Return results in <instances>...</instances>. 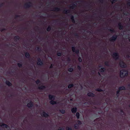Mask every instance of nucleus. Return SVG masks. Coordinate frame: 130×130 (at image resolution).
I'll list each match as a JSON object with an SVG mask.
<instances>
[{
  "mask_svg": "<svg viewBox=\"0 0 130 130\" xmlns=\"http://www.w3.org/2000/svg\"><path fill=\"white\" fill-rule=\"evenodd\" d=\"M113 58L115 60L118 59L119 58V56L118 53L114 52L112 55Z\"/></svg>",
  "mask_w": 130,
  "mask_h": 130,
  "instance_id": "5",
  "label": "nucleus"
},
{
  "mask_svg": "<svg viewBox=\"0 0 130 130\" xmlns=\"http://www.w3.org/2000/svg\"><path fill=\"white\" fill-rule=\"evenodd\" d=\"M95 91H97L100 92L103 91V90L100 88H98L95 90Z\"/></svg>",
  "mask_w": 130,
  "mask_h": 130,
  "instance_id": "28",
  "label": "nucleus"
},
{
  "mask_svg": "<svg viewBox=\"0 0 130 130\" xmlns=\"http://www.w3.org/2000/svg\"><path fill=\"white\" fill-rule=\"evenodd\" d=\"M4 3H2L0 4V7H2L4 5Z\"/></svg>",
  "mask_w": 130,
  "mask_h": 130,
  "instance_id": "46",
  "label": "nucleus"
},
{
  "mask_svg": "<svg viewBox=\"0 0 130 130\" xmlns=\"http://www.w3.org/2000/svg\"><path fill=\"white\" fill-rule=\"evenodd\" d=\"M108 30L109 31L111 32H115V30L113 29H109Z\"/></svg>",
  "mask_w": 130,
  "mask_h": 130,
  "instance_id": "37",
  "label": "nucleus"
},
{
  "mask_svg": "<svg viewBox=\"0 0 130 130\" xmlns=\"http://www.w3.org/2000/svg\"><path fill=\"white\" fill-rule=\"evenodd\" d=\"M128 75L127 71L123 70L120 71V76L121 78H123L124 76H127Z\"/></svg>",
  "mask_w": 130,
  "mask_h": 130,
  "instance_id": "3",
  "label": "nucleus"
},
{
  "mask_svg": "<svg viewBox=\"0 0 130 130\" xmlns=\"http://www.w3.org/2000/svg\"><path fill=\"white\" fill-rule=\"evenodd\" d=\"M71 19L72 20V22L73 23H75V21L74 20V17H71Z\"/></svg>",
  "mask_w": 130,
  "mask_h": 130,
  "instance_id": "27",
  "label": "nucleus"
},
{
  "mask_svg": "<svg viewBox=\"0 0 130 130\" xmlns=\"http://www.w3.org/2000/svg\"><path fill=\"white\" fill-rule=\"evenodd\" d=\"M27 106L29 108H31L33 104L31 102H30L29 103L27 104Z\"/></svg>",
  "mask_w": 130,
  "mask_h": 130,
  "instance_id": "17",
  "label": "nucleus"
},
{
  "mask_svg": "<svg viewBox=\"0 0 130 130\" xmlns=\"http://www.w3.org/2000/svg\"><path fill=\"white\" fill-rule=\"evenodd\" d=\"M78 61L80 62H81L82 61V59L81 57H79L78 59Z\"/></svg>",
  "mask_w": 130,
  "mask_h": 130,
  "instance_id": "43",
  "label": "nucleus"
},
{
  "mask_svg": "<svg viewBox=\"0 0 130 130\" xmlns=\"http://www.w3.org/2000/svg\"><path fill=\"white\" fill-rule=\"evenodd\" d=\"M59 111L61 112L62 114H64L65 113V110L63 109H61L59 110Z\"/></svg>",
  "mask_w": 130,
  "mask_h": 130,
  "instance_id": "32",
  "label": "nucleus"
},
{
  "mask_svg": "<svg viewBox=\"0 0 130 130\" xmlns=\"http://www.w3.org/2000/svg\"><path fill=\"white\" fill-rule=\"evenodd\" d=\"M18 65L19 68L21 67L22 66V64L21 63H18Z\"/></svg>",
  "mask_w": 130,
  "mask_h": 130,
  "instance_id": "40",
  "label": "nucleus"
},
{
  "mask_svg": "<svg viewBox=\"0 0 130 130\" xmlns=\"http://www.w3.org/2000/svg\"><path fill=\"white\" fill-rule=\"evenodd\" d=\"M129 41L130 42V39H129Z\"/></svg>",
  "mask_w": 130,
  "mask_h": 130,
  "instance_id": "63",
  "label": "nucleus"
},
{
  "mask_svg": "<svg viewBox=\"0 0 130 130\" xmlns=\"http://www.w3.org/2000/svg\"><path fill=\"white\" fill-rule=\"evenodd\" d=\"M6 83L7 85L9 86H11L12 85V84L9 81L6 80Z\"/></svg>",
  "mask_w": 130,
  "mask_h": 130,
  "instance_id": "19",
  "label": "nucleus"
},
{
  "mask_svg": "<svg viewBox=\"0 0 130 130\" xmlns=\"http://www.w3.org/2000/svg\"><path fill=\"white\" fill-rule=\"evenodd\" d=\"M42 116L45 118H47L49 116V115L44 111L43 112Z\"/></svg>",
  "mask_w": 130,
  "mask_h": 130,
  "instance_id": "12",
  "label": "nucleus"
},
{
  "mask_svg": "<svg viewBox=\"0 0 130 130\" xmlns=\"http://www.w3.org/2000/svg\"><path fill=\"white\" fill-rule=\"evenodd\" d=\"M83 2H85L83 0H79V1H75L73 3H74L75 4H77V2L78 3V4H80L81 3H83Z\"/></svg>",
  "mask_w": 130,
  "mask_h": 130,
  "instance_id": "13",
  "label": "nucleus"
},
{
  "mask_svg": "<svg viewBox=\"0 0 130 130\" xmlns=\"http://www.w3.org/2000/svg\"><path fill=\"white\" fill-rule=\"evenodd\" d=\"M50 2H49L48 3V6H49L50 5Z\"/></svg>",
  "mask_w": 130,
  "mask_h": 130,
  "instance_id": "57",
  "label": "nucleus"
},
{
  "mask_svg": "<svg viewBox=\"0 0 130 130\" xmlns=\"http://www.w3.org/2000/svg\"><path fill=\"white\" fill-rule=\"evenodd\" d=\"M80 116L79 113V112H77L76 114V116L77 119H78L79 118Z\"/></svg>",
  "mask_w": 130,
  "mask_h": 130,
  "instance_id": "34",
  "label": "nucleus"
},
{
  "mask_svg": "<svg viewBox=\"0 0 130 130\" xmlns=\"http://www.w3.org/2000/svg\"><path fill=\"white\" fill-rule=\"evenodd\" d=\"M77 4H75L74 3H72L69 6L70 9H67L66 8L62 9L61 8L59 7H54L51 9V11L56 12L61 11L63 13L67 14L71 13V10H74Z\"/></svg>",
  "mask_w": 130,
  "mask_h": 130,
  "instance_id": "1",
  "label": "nucleus"
},
{
  "mask_svg": "<svg viewBox=\"0 0 130 130\" xmlns=\"http://www.w3.org/2000/svg\"><path fill=\"white\" fill-rule=\"evenodd\" d=\"M58 130H63V129L62 128H61L60 129H58Z\"/></svg>",
  "mask_w": 130,
  "mask_h": 130,
  "instance_id": "58",
  "label": "nucleus"
},
{
  "mask_svg": "<svg viewBox=\"0 0 130 130\" xmlns=\"http://www.w3.org/2000/svg\"><path fill=\"white\" fill-rule=\"evenodd\" d=\"M113 7L116 10H118L119 9H122V7L120 6H119V4L116 3L115 4V5Z\"/></svg>",
  "mask_w": 130,
  "mask_h": 130,
  "instance_id": "8",
  "label": "nucleus"
},
{
  "mask_svg": "<svg viewBox=\"0 0 130 130\" xmlns=\"http://www.w3.org/2000/svg\"><path fill=\"white\" fill-rule=\"evenodd\" d=\"M40 81L38 80H37L36 81V82L37 84H38L39 83H40Z\"/></svg>",
  "mask_w": 130,
  "mask_h": 130,
  "instance_id": "47",
  "label": "nucleus"
},
{
  "mask_svg": "<svg viewBox=\"0 0 130 130\" xmlns=\"http://www.w3.org/2000/svg\"><path fill=\"white\" fill-rule=\"evenodd\" d=\"M25 56L26 58L29 59L30 57V55L28 52H26L25 53Z\"/></svg>",
  "mask_w": 130,
  "mask_h": 130,
  "instance_id": "20",
  "label": "nucleus"
},
{
  "mask_svg": "<svg viewBox=\"0 0 130 130\" xmlns=\"http://www.w3.org/2000/svg\"><path fill=\"white\" fill-rule=\"evenodd\" d=\"M62 53L58 52L57 53V55L58 56H60L62 54Z\"/></svg>",
  "mask_w": 130,
  "mask_h": 130,
  "instance_id": "41",
  "label": "nucleus"
},
{
  "mask_svg": "<svg viewBox=\"0 0 130 130\" xmlns=\"http://www.w3.org/2000/svg\"><path fill=\"white\" fill-rule=\"evenodd\" d=\"M73 34L75 36L77 37H78L79 36L78 34L76 32H74Z\"/></svg>",
  "mask_w": 130,
  "mask_h": 130,
  "instance_id": "38",
  "label": "nucleus"
},
{
  "mask_svg": "<svg viewBox=\"0 0 130 130\" xmlns=\"http://www.w3.org/2000/svg\"><path fill=\"white\" fill-rule=\"evenodd\" d=\"M74 86V85L73 84H70L68 86V88H71L73 87Z\"/></svg>",
  "mask_w": 130,
  "mask_h": 130,
  "instance_id": "31",
  "label": "nucleus"
},
{
  "mask_svg": "<svg viewBox=\"0 0 130 130\" xmlns=\"http://www.w3.org/2000/svg\"><path fill=\"white\" fill-rule=\"evenodd\" d=\"M118 0H110L112 4L115 3L116 2H117Z\"/></svg>",
  "mask_w": 130,
  "mask_h": 130,
  "instance_id": "33",
  "label": "nucleus"
},
{
  "mask_svg": "<svg viewBox=\"0 0 130 130\" xmlns=\"http://www.w3.org/2000/svg\"><path fill=\"white\" fill-rule=\"evenodd\" d=\"M118 89L120 91L121 90H125V88L124 86H122L120 87Z\"/></svg>",
  "mask_w": 130,
  "mask_h": 130,
  "instance_id": "21",
  "label": "nucleus"
},
{
  "mask_svg": "<svg viewBox=\"0 0 130 130\" xmlns=\"http://www.w3.org/2000/svg\"><path fill=\"white\" fill-rule=\"evenodd\" d=\"M77 68L78 69L79 71H81V67L80 66L78 65L77 66Z\"/></svg>",
  "mask_w": 130,
  "mask_h": 130,
  "instance_id": "42",
  "label": "nucleus"
},
{
  "mask_svg": "<svg viewBox=\"0 0 130 130\" xmlns=\"http://www.w3.org/2000/svg\"><path fill=\"white\" fill-rule=\"evenodd\" d=\"M54 65L52 64H51L50 67V69H52L53 68V66H54Z\"/></svg>",
  "mask_w": 130,
  "mask_h": 130,
  "instance_id": "49",
  "label": "nucleus"
},
{
  "mask_svg": "<svg viewBox=\"0 0 130 130\" xmlns=\"http://www.w3.org/2000/svg\"><path fill=\"white\" fill-rule=\"evenodd\" d=\"M55 16V17H56V16H58V15H54V16Z\"/></svg>",
  "mask_w": 130,
  "mask_h": 130,
  "instance_id": "56",
  "label": "nucleus"
},
{
  "mask_svg": "<svg viewBox=\"0 0 130 130\" xmlns=\"http://www.w3.org/2000/svg\"><path fill=\"white\" fill-rule=\"evenodd\" d=\"M98 75H99L100 76H101V74H100V73L99 72H98Z\"/></svg>",
  "mask_w": 130,
  "mask_h": 130,
  "instance_id": "54",
  "label": "nucleus"
},
{
  "mask_svg": "<svg viewBox=\"0 0 130 130\" xmlns=\"http://www.w3.org/2000/svg\"><path fill=\"white\" fill-rule=\"evenodd\" d=\"M127 58H129L130 57V55L129 54H127L126 56Z\"/></svg>",
  "mask_w": 130,
  "mask_h": 130,
  "instance_id": "52",
  "label": "nucleus"
},
{
  "mask_svg": "<svg viewBox=\"0 0 130 130\" xmlns=\"http://www.w3.org/2000/svg\"><path fill=\"white\" fill-rule=\"evenodd\" d=\"M87 95L90 97H94L95 96V94L91 92H89L88 93Z\"/></svg>",
  "mask_w": 130,
  "mask_h": 130,
  "instance_id": "15",
  "label": "nucleus"
},
{
  "mask_svg": "<svg viewBox=\"0 0 130 130\" xmlns=\"http://www.w3.org/2000/svg\"><path fill=\"white\" fill-rule=\"evenodd\" d=\"M129 21H130V19H129Z\"/></svg>",
  "mask_w": 130,
  "mask_h": 130,
  "instance_id": "64",
  "label": "nucleus"
},
{
  "mask_svg": "<svg viewBox=\"0 0 130 130\" xmlns=\"http://www.w3.org/2000/svg\"><path fill=\"white\" fill-rule=\"evenodd\" d=\"M105 64L106 66H110L109 61H107L105 62Z\"/></svg>",
  "mask_w": 130,
  "mask_h": 130,
  "instance_id": "23",
  "label": "nucleus"
},
{
  "mask_svg": "<svg viewBox=\"0 0 130 130\" xmlns=\"http://www.w3.org/2000/svg\"><path fill=\"white\" fill-rule=\"evenodd\" d=\"M117 36L115 35H113L112 37L110 38L109 40L111 42H114L117 40Z\"/></svg>",
  "mask_w": 130,
  "mask_h": 130,
  "instance_id": "6",
  "label": "nucleus"
},
{
  "mask_svg": "<svg viewBox=\"0 0 130 130\" xmlns=\"http://www.w3.org/2000/svg\"><path fill=\"white\" fill-rule=\"evenodd\" d=\"M52 2L54 3L55 2V1L54 0H53L52 1Z\"/></svg>",
  "mask_w": 130,
  "mask_h": 130,
  "instance_id": "59",
  "label": "nucleus"
},
{
  "mask_svg": "<svg viewBox=\"0 0 130 130\" xmlns=\"http://www.w3.org/2000/svg\"><path fill=\"white\" fill-rule=\"evenodd\" d=\"M51 27L50 26H49L46 29V30L47 31H50V30H51Z\"/></svg>",
  "mask_w": 130,
  "mask_h": 130,
  "instance_id": "29",
  "label": "nucleus"
},
{
  "mask_svg": "<svg viewBox=\"0 0 130 130\" xmlns=\"http://www.w3.org/2000/svg\"><path fill=\"white\" fill-rule=\"evenodd\" d=\"M73 70V69L72 68H70L68 69V71L71 72H72Z\"/></svg>",
  "mask_w": 130,
  "mask_h": 130,
  "instance_id": "39",
  "label": "nucleus"
},
{
  "mask_svg": "<svg viewBox=\"0 0 130 130\" xmlns=\"http://www.w3.org/2000/svg\"><path fill=\"white\" fill-rule=\"evenodd\" d=\"M49 99L50 100H54L55 99V96L53 95L49 94L48 95Z\"/></svg>",
  "mask_w": 130,
  "mask_h": 130,
  "instance_id": "10",
  "label": "nucleus"
},
{
  "mask_svg": "<svg viewBox=\"0 0 130 130\" xmlns=\"http://www.w3.org/2000/svg\"><path fill=\"white\" fill-rule=\"evenodd\" d=\"M50 103L52 105H54L56 104V102L55 101H53V100H52L50 102Z\"/></svg>",
  "mask_w": 130,
  "mask_h": 130,
  "instance_id": "24",
  "label": "nucleus"
},
{
  "mask_svg": "<svg viewBox=\"0 0 130 130\" xmlns=\"http://www.w3.org/2000/svg\"><path fill=\"white\" fill-rule=\"evenodd\" d=\"M120 111L121 112H122L123 113H124V112L122 109H121L120 110Z\"/></svg>",
  "mask_w": 130,
  "mask_h": 130,
  "instance_id": "55",
  "label": "nucleus"
},
{
  "mask_svg": "<svg viewBox=\"0 0 130 130\" xmlns=\"http://www.w3.org/2000/svg\"><path fill=\"white\" fill-rule=\"evenodd\" d=\"M37 50H38V51H40L41 50V49L39 47H37Z\"/></svg>",
  "mask_w": 130,
  "mask_h": 130,
  "instance_id": "51",
  "label": "nucleus"
},
{
  "mask_svg": "<svg viewBox=\"0 0 130 130\" xmlns=\"http://www.w3.org/2000/svg\"><path fill=\"white\" fill-rule=\"evenodd\" d=\"M45 88V87L43 85H42L41 86L39 87L38 89L40 90H43Z\"/></svg>",
  "mask_w": 130,
  "mask_h": 130,
  "instance_id": "22",
  "label": "nucleus"
},
{
  "mask_svg": "<svg viewBox=\"0 0 130 130\" xmlns=\"http://www.w3.org/2000/svg\"><path fill=\"white\" fill-rule=\"evenodd\" d=\"M120 90H118L116 92V95L117 97H118L119 96V93L120 92Z\"/></svg>",
  "mask_w": 130,
  "mask_h": 130,
  "instance_id": "35",
  "label": "nucleus"
},
{
  "mask_svg": "<svg viewBox=\"0 0 130 130\" xmlns=\"http://www.w3.org/2000/svg\"><path fill=\"white\" fill-rule=\"evenodd\" d=\"M67 60L68 62H69L71 61V59L69 57H68L67 58Z\"/></svg>",
  "mask_w": 130,
  "mask_h": 130,
  "instance_id": "50",
  "label": "nucleus"
},
{
  "mask_svg": "<svg viewBox=\"0 0 130 130\" xmlns=\"http://www.w3.org/2000/svg\"><path fill=\"white\" fill-rule=\"evenodd\" d=\"M129 106L130 107V104L129 105Z\"/></svg>",
  "mask_w": 130,
  "mask_h": 130,
  "instance_id": "62",
  "label": "nucleus"
},
{
  "mask_svg": "<svg viewBox=\"0 0 130 130\" xmlns=\"http://www.w3.org/2000/svg\"><path fill=\"white\" fill-rule=\"evenodd\" d=\"M118 26L119 29L120 30L122 29L123 28V26L121 25L120 23H119L118 24Z\"/></svg>",
  "mask_w": 130,
  "mask_h": 130,
  "instance_id": "18",
  "label": "nucleus"
},
{
  "mask_svg": "<svg viewBox=\"0 0 130 130\" xmlns=\"http://www.w3.org/2000/svg\"><path fill=\"white\" fill-rule=\"evenodd\" d=\"M20 39V37L18 36H16L14 37V39L16 42H17Z\"/></svg>",
  "mask_w": 130,
  "mask_h": 130,
  "instance_id": "16",
  "label": "nucleus"
},
{
  "mask_svg": "<svg viewBox=\"0 0 130 130\" xmlns=\"http://www.w3.org/2000/svg\"><path fill=\"white\" fill-rule=\"evenodd\" d=\"M77 109L76 107H73L71 109V111L73 113H75L77 111Z\"/></svg>",
  "mask_w": 130,
  "mask_h": 130,
  "instance_id": "14",
  "label": "nucleus"
},
{
  "mask_svg": "<svg viewBox=\"0 0 130 130\" xmlns=\"http://www.w3.org/2000/svg\"><path fill=\"white\" fill-rule=\"evenodd\" d=\"M106 69L105 68H101L100 70V71L101 72H104L105 71V70Z\"/></svg>",
  "mask_w": 130,
  "mask_h": 130,
  "instance_id": "26",
  "label": "nucleus"
},
{
  "mask_svg": "<svg viewBox=\"0 0 130 130\" xmlns=\"http://www.w3.org/2000/svg\"><path fill=\"white\" fill-rule=\"evenodd\" d=\"M1 126L5 128H7L8 126L6 124H3L1 125Z\"/></svg>",
  "mask_w": 130,
  "mask_h": 130,
  "instance_id": "25",
  "label": "nucleus"
},
{
  "mask_svg": "<svg viewBox=\"0 0 130 130\" xmlns=\"http://www.w3.org/2000/svg\"><path fill=\"white\" fill-rule=\"evenodd\" d=\"M15 16H18H18H21L20 15H16Z\"/></svg>",
  "mask_w": 130,
  "mask_h": 130,
  "instance_id": "60",
  "label": "nucleus"
},
{
  "mask_svg": "<svg viewBox=\"0 0 130 130\" xmlns=\"http://www.w3.org/2000/svg\"><path fill=\"white\" fill-rule=\"evenodd\" d=\"M84 2H83V3L85 4L84 6V7L86 11H87L91 10L92 7V5L91 3H88L84 1Z\"/></svg>",
  "mask_w": 130,
  "mask_h": 130,
  "instance_id": "2",
  "label": "nucleus"
},
{
  "mask_svg": "<svg viewBox=\"0 0 130 130\" xmlns=\"http://www.w3.org/2000/svg\"><path fill=\"white\" fill-rule=\"evenodd\" d=\"M127 5L128 7H130V0H128L127 1Z\"/></svg>",
  "mask_w": 130,
  "mask_h": 130,
  "instance_id": "30",
  "label": "nucleus"
},
{
  "mask_svg": "<svg viewBox=\"0 0 130 130\" xmlns=\"http://www.w3.org/2000/svg\"><path fill=\"white\" fill-rule=\"evenodd\" d=\"M78 124V125H80L82 124V122L80 121L79 120H78L77 121Z\"/></svg>",
  "mask_w": 130,
  "mask_h": 130,
  "instance_id": "44",
  "label": "nucleus"
},
{
  "mask_svg": "<svg viewBox=\"0 0 130 130\" xmlns=\"http://www.w3.org/2000/svg\"><path fill=\"white\" fill-rule=\"evenodd\" d=\"M99 1L100 3H101L102 4H103L104 2V0H99Z\"/></svg>",
  "mask_w": 130,
  "mask_h": 130,
  "instance_id": "48",
  "label": "nucleus"
},
{
  "mask_svg": "<svg viewBox=\"0 0 130 130\" xmlns=\"http://www.w3.org/2000/svg\"><path fill=\"white\" fill-rule=\"evenodd\" d=\"M71 16V17H72V16H74L73 15H71L70 16Z\"/></svg>",
  "mask_w": 130,
  "mask_h": 130,
  "instance_id": "61",
  "label": "nucleus"
},
{
  "mask_svg": "<svg viewBox=\"0 0 130 130\" xmlns=\"http://www.w3.org/2000/svg\"><path fill=\"white\" fill-rule=\"evenodd\" d=\"M33 6L32 3L30 2H29L24 4V7L25 9L29 8Z\"/></svg>",
  "mask_w": 130,
  "mask_h": 130,
  "instance_id": "4",
  "label": "nucleus"
},
{
  "mask_svg": "<svg viewBox=\"0 0 130 130\" xmlns=\"http://www.w3.org/2000/svg\"><path fill=\"white\" fill-rule=\"evenodd\" d=\"M72 51L73 52H75L77 54H79V50L78 49L75 50V47L74 46H72Z\"/></svg>",
  "mask_w": 130,
  "mask_h": 130,
  "instance_id": "7",
  "label": "nucleus"
},
{
  "mask_svg": "<svg viewBox=\"0 0 130 130\" xmlns=\"http://www.w3.org/2000/svg\"><path fill=\"white\" fill-rule=\"evenodd\" d=\"M66 130H72V129L71 128H69L68 127H67L66 128Z\"/></svg>",
  "mask_w": 130,
  "mask_h": 130,
  "instance_id": "45",
  "label": "nucleus"
},
{
  "mask_svg": "<svg viewBox=\"0 0 130 130\" xmlns=\"http://www.w3.org/2000/svg\"><path fill=\"white\" fill-rule=\"evenodd\" d=\"M74 126L75 129H77L78 127L79 126L77 124H76L74 125Z\"/></svg>",
  "mask_w": 130,
  "mask_h": 130,
  "instance_id": "36",
  "label": "nucleus"
},
{
  "mask_svg": "<svg viewBox=\"0 0 130 130\" xmlns=\"http://www.w3.org/2000/svg\"><path fill=\"white\" fill-rule=\"evenodd\" d=\"M5 30V29H2L1 30V31H3L4 30Z\"/></svg>",
  "mask_w": 130,
  "mask_h": 130,
  "instance_id": "53",
  "label": "nucleus"
},
{
  "mask_svg": "<svg viewBox=\"0 0 130 130\" xmlns=\"http://www.w3.org/2000/svg\"><path fill=\"white\" fill-rule=\"evenodd\" d=\"M120 66L122 68H124L126 66L125 64L122 61L120 63Z\"/></svg>",
  "mask_w": 130,
  "mask_h": 130,
  "instance_id": "11",
  "label": "nucleus"
},
{
  "mask_svg": "<svg viewBox=\"0 0 130 130\" xmlns=\"http://www.w3.org/2000/svg\"><path fill=\"white\" fill-rule=\"evenodd\" d=\"M38 62L37 63L38 65H42L43 64V62L40 58H38L37 59Z\"/></svg>",
  "mask_w": 130,
  "mask_h": 130,
  "instance_id": "9",
  "label": "nucleus"
}]
</instances>
